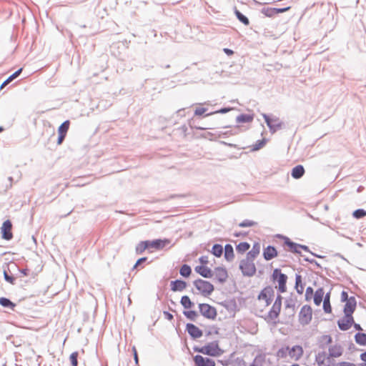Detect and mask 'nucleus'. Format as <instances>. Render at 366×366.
<instances>
[{
	"instance_id": "9",
	"label": "nucleus",
	"mask_w": 366,
	"mask_h": 366,
	"mask_svg": "<svg viewBox=\"0 0 366 366\" xmlns=\"http://www.w3.org/2000/svg\"><path fill=\"white\" fill-rule=\"evenodd\" d=\"M148 246L149 252H152L154 250H160L164 248L167 244L170 243V240L167 239H155L153 241H148Z\"/></svg>"
},
{
	"instance_id": "48",
	"label": "nucleus",
	"mask_w": 366,
	"mask_h": 366,
	"mask_svg": "<svg viewBox=\"0 0 366 366\" xmlns=\"http://www.w3.org/2000/svg\"><path fill=\"white\" fill-rule=\"evenodd\" d=\"M290 9H291V6H287V7L281 8V9L274 8L275 14L286 12V11H289Z\"/></svg>"
},
{
	"instance_id": "49",
	"label": "nucleus",
	"mask_w": 366,
	"mask_h": 366,
	"mask_svg": "<svg viewBox=\"0 0 366 366\" xmlns=\"http://www.w3.org/2000/svg\"><path fill=\"white\" fill-rule=\"evenodd\" d=\"M230 110H231V109H229V108H224V109H220L219 111H216L214 112H212V113L207 114L206 116H209V115H211V114H216V113H226V112H229Z\"/></svg>"
},
{
	"instance_id": "44",
	"label": "nucleus",
	"mask_w": 366,
	"mask_h": 366,
	"mask_svg": "<svg viewBox=\"0 0 366 366\" xmlns=\"http://www.w3.org/2000/svg\"><path fill=\"white\" fill-rule=\"evenodd\" d=\"M285 244L288 246L289 249L291 250V251H294V252H297V244L290 242L289 240V239H287V240L285 241Z\"/></svg>"
},
{
	"instance_id": "41",
	"label": "nucleus",
	"mask_w": 366,
	"mask_h": 366,
	"mask_svg": "<svg viewBox=\"0 0 366 366\" xmlns=\"http://www.w3.org/2000/svg\"><path fill=\"white\" fill-rule=\"evenodd\" d=\"M184 315L189 320H194L197 317V313L193 310L184 311Z\"/></svg>"
},
{
	"instance_id": "15",
	"label": "nucleus",
	"mask_w": 366,
	"mask_h": 366,
	"mask_svg": "<svg viewBox=\"0 0 366 366\" xmlns=\"http://www.w3.org/2000/svg\"><path fill=\"white\" fill-rule=\"evenodd\" d=\"M186 330L189 335L194 339L199 338L203 335L202 331L198 327L192 323L187 324Z\"/></svg>"
},
{
	"instance_id": "16",
	"label": "nucleus",
	"mask_w": 366,
	"mask_h": 366,
	"mask_svg": "<svg viewBox=\"0 0 366 366\" xmlns=\"http://www.w3.org/2000/svg\"><path fill=\"white\" fill-rule=\"evenodd\" d=\"M213 275L219 282H224L228 277L227 269L222 267H216L213 272Z\"/></svg>"
},
{
	"instance_id": "55",
	"label": "nucleus",
	"mask_w": 366,
	"mask_h": 366,
	"mask_svg": "<svg viewBox=\"0 0 366 366\" xmlns=\"http://www.w3.org/2000/svg\"><path fill=\"white\" fill-rule=\"evenodd\" d=\"M224 51L229 56L232 55L234 54V51L229 49H224Z\"/></svg>"
},
{
	"instance_id": "60",
	"label": "nucleus",
	"mask_w": 366,
	"mask_h": 366,
	"mask_svg": "<svg viewBox=\"0 0 366 366\" xmlns=\"http://www.w3.org/2000/svg\"><path fill=\"white\" fill-rule=\"evenodd\" d=\"M266 121H267V125H268L269 127H271L272 126H271L270 122H269L268 119H267Z\"/></svg>"
},
{
	"instance_id": "2",
	"label": "nucleus",
	"mask_w": 366,
	"mask_h": 366,
	"mask_svg": "<svg viewBox=\"0 0 366 366\" xmlns=\"http://www.w3.org/2000/svg\"><path fill=\"white\" fill-rule=\"evenodd\" d=\"M194 350L214 357H220L224 353V350L220 347L217 340L208 342L202 347H194Z\"/></svg>"
},
{
	"instance_id": "39",
	"label": "nucleus",
	"mask_w": 366,
	"mask_h": 366,
	"mask_svg": "<svg viewBox=\"0 0 366 366\" xmlns=\"http://www.w3.org/2000/svg\"><path fill=\"white\" fill-rule=\"evenodd\" d=\"M225 257L229 260L233 257V249L230 245H226L225 247Z\"/></svg>"
},
{
	"instance_id": "1",
	"label": "nucleus",
	"mask_w": 366,
	"mask_h": 366,
	"mask_svg": "<svg viewBox=\"0 0 366 366\" xmlns=\"http://www.w3.org/2000/svg\"><path fill=\"white\" fill-rule=\"evenodd\" d=\"M274 300L270 310L268 312L266 320L268 322H276L282 309V297L276 295L272 286H266L262 289L257 296L255 305L260 311L265 310Z\"/></svg>"
},
{
	"instance_id": "18",
	"label": "nucleus",
	"mask_w": 366,
	"mask_h": 366,
	"mask_svg": "<svg viewBox=\"0 0 366 366\" xmlns=\"http://www.w3.org/2000/svg\"><path fill=\"white\" fill-rule=\"evenodd\" d=\"M356 308V300L354 297H350L344 307L345 315H352Z\"/></svg>"
},
{
	"instance_id": "31",
	"label": "nucleus",
	"mask_w": 366,
	"mask_h": 366,
	"mask_svg": "<svg viewBox=\"0 0 366 366\" xmlns=\"http://www.w3.org/2000/svg\"><path fill=\"white\" fill-rule=\"evenodd\" d=\"M295 288L297 293L302 295L304 292V286L302 283V278L300 275L296 277Z\"/></svg>"
},
{
	"instance_id": "36",
	"label": "nucleus",
	"mask_w": 366,
	"mask_h": 366,
	"mask_svg": "<svg viewBox=\"0 0 366 366\" xmlns=\"http://www.w3.org/2000/svg\"><path fill=\"white\" fill-rule=\"evenodd\" d=\"M212 252L216 257H220L222 254V252H223L222 246L220 245V244H214L212 247Z\"/></svg>"
},
{
	"instance_id": "46",
	"label": "nucleus",
	"mask_w": 366,
	"mask_h": 366,
	"mask_svg": "<svg viewBox=\"0 0 366 366\" xmlns=\"http://www.w3.org/2000/svg\"><path fill=\"white\" fill-rule=\"evenodd\" d=\"M206 111H207L206 108H203V107L197 108L194 111V115H196V116L202 115L204 113L206 112Z\"/></svg>"
},
{
	"instance_id": "10",
	"label": "nucleus",
	"mask_w": 366,
	"mask_h": 366,
	"mask_svg": "<svg viewBox=\"0 0 366 366\" xmlns=\"http://www.w3.org/2000/svg\"><path fill=\"white\" fill-rule=\"evenodd\" d=\"M193 361L195 366H215V361L209 357H203L200 355H197L193 357Z\"/></svg>"
},
{
	"instance_id": "5",
	"label": "nucleus",
	"mask_w": 366,
	"mask_h": 366,
	"mask_svg": "<svg viewBox=\"0 0 366 366\" xmlns=\"http://www.w3.org/2000/svg\"><path fill=\"white\" fill-rule=\"evenodd\" d=\"M194 285L198 292L204 297L209 296L214 291V285L208 281L198 279L194 282Z\"/></svg>"
},
{
	"instance_id": "59",
	"label": "nucleus",
	"mask_w": 366,
	"mask_h": 366,
	"mask_svg": "<svg viewBox=\"0 0 366 366\" xmlns=\"http://www.w3.org/2000/svg\"><path fill=\"white\" fill-rule=\"evenodd\" d=\"M355 327L357 329V330H361V327H360L359 325H355Z\"/></svg>"
},
{
	"instance_id": "63",
	"label": "nucleus",
	"mask_w": 366,
	"mask_h": 366,
	"mask_svg": "<svg viewBox=\"0 0 366 366\" xmlns=\"http://www.w3.org/2000/svg\"><path fill=\"white\" fill-rule=\"evenodd\" d=\"M360 366H366V364H361Z\"/></svg>"
},
{
	"instance_id": "57",
	"label": "nucleus",
	"mask_w": 366,
	"mask_h": 366,
	"mask_svg": "<svg viewBox=\"0 0 366 366\" xmlns=\"http://www.w3.org/2000/svg\"><path fill=\"white\" fill-rule=\"evenodd\" d=\"M264 144H265L264 141L262 140L261 142H259V146L256 147L255 149H258L261 148L262 147H263L264 145Z\"/></svg>"
},
{
	"instance_id": "12",
	"label": "nucleus",
	"mask_w": 366,
	"mask_h": 366,
	"mask_svg": "<svg viewBox=\"0 0 366 366\" xmlns=\"http://www.w3.org/2000/svg\"><path fill=\"white\" fill-rule=\"evenodd\" d=\"M12 224L10 220H6L4 222L1 231L2 234V238L6 240H10L13 238L12 233Z\"/></svg>"
},
{
	"instance_id": "34",
	"label": "nucleus",
	"mask_w": 366,
	"mask_h": 366,
	"mask_svg": "<svg viewBox=\"0 0 366 366\" xmlns=\"http://www.w3.org/2000/svg\"><path fill=\"white\" fill-rule=\"evenodd\" d=\"M261 12L267 17H272L276 15L274 8L265 7L261 10Z\"/></svg>"
},
{
	"instance_id": "35",
	"label": "nucleus",
	"mask_w": 366,
	"mask_h": 366,
	"mask_svg": "<svg viewBox=\"0 0 366 366\" xmlns=\"http://www.w3.org/2000/svg\"><path fill=\"white\" fill-rule=\"evenodd\" d=\"M192 270L189 265L184 264L181 268L179 273L182 276L188 277L191 274Z\"/></svg>"
},
{
	"instance_id": "32",
	"label": "nucleus",
	"mask_w": 366,
	"mask_h": 366,
	"mask_svg": "<svg viewBox=\"0 0 366 366\" xmlns=\"http://www.w3.org/2000/svg\"><path fill=\"white\" fill-rule=\"evenodd\" d=\"M181 304L185 309L191 308L194 304L188 296H183L181 299Z\"/></svg>"
},
{
	"instance_id": "8",
	"label": "nucleus",
	"mask_w": 366,
	"mask_h": 366,
	"mask_svg": "<svg viewBox=\"0 0 366 366\" xmlns=\"http://www.w3.org/2000/svg\"><path fill=\"white\" fill-rule=\"evenodd\" d=\"M199 308L200 313L208 319H214L217 316L216 309L208 304H200Z\"/></svg>"
},
{
	"instance_id": "29",
	"label": "nucleus",
	"mask_w": 366,
	"mask_h": 366,
	"mask_svg": "<svg viewBox=\"0 0 366 366\" xmlns=\"http://www.w3.org/2000/svg\"><path fill=\"white\" fill-rule=\"evenodd\" d=\"M146 249H149L147 240L140 242L135 248L137 254H142Z\"/></svg>"
},
{
	"instance_id": "25",
	"label": "nucleus",
	"mask_w": 366,
	"mask_h": 366,
	"mask_svg": "<svg viewBox=\"0 0 366 366\" xmlns=\"http://www.w3.org/2000/svg\"><path fill=\"white\" fill-rule=\"evenodd\" d=\"M234 12L238 20L244 26H248L249 24V19L242 14L237 8L234 9Z\"/></svg>"
},
{
	"instance_id": "53",
	"label": "nucleus",
	"mask_w": 366,
	"mask_h": 366,
	"mask_svg": "<svg viewBox=\"0 0 366 366\" xmlns=\"http://www.w3.org/2000/svg\"><path fill=\"white\" fill-rule=\"evenodd\" d=\"M147 260V257H142L137 260L136 262L134 267H137L139 264H142V262H145Z\"/></svg>"
},
{
	"instance_id": "14",
	"label": "nucleus",
	"mask_w": 366,
	"mask_h": 366,
	"mask_svg": "<svg viewBox=\"0 0 366 366\" xmlns=\"http://www.w3.org/2000/svg\"><path fill=\"white\" fill-rule=\"evenodd\" d=\"M69 125H70L69 121L66 120L64 122H63L59 127V129H58L59 138H58V141H57V144L59 145H60L63 142V141L66 135V133L69 130Z\"/></svg>"
},
{
	"instance_id": "37",
	"label": "nucleus",
	"mask_w": 366,
	"mask_h": 366,
	"mask_svg": "<svg viewBox=\"0 0 366 366\" xmlns=\"http://www.w3.org/2000/svg\"><path fill=\"white\" fill-rule=\"evenodd\" d=\"M249 244L247 242H240L236 247L238 252L244 253L249 249Z\"/></svg>"
},
{
	"instance_id": "62",
	"label": "nucleus",
	"mask_w": 366,
	"mask_h": 366,
	"mask_svg": "<svg viewBox=\"0 0 366 366\" xmlns=\"http://www.w3.org/2000/svg\"><path fill=\"white\" fill-rule=\"evenodd\" d=\"M291 366H300L298 364H293Z\"/></svg>"
},
{
	"instance_id": "3",
	"label": "nucleus",
	"mask_w": 366,
	"mask_h": 366,
	"mask_svg": "<svg viewBox=\"0 0 366 366\" xmlns=\"http://www.w3.org/2000/svg\"><path fill=\"white\" fill-rule=\"evenodd\" d=\"M287 354L291 359L298 360L303 355V349L300 345H295L292 347H282L278 351V356L280 357H285Z\"/></svg>"
},
{
	"instance_id": "4",
	"label": "nucleus",
	"mask_w": 366,
	"mask_h": 366,
	"mask_svg": "<svg viewBox=\"0 0 366 366\" xmlns=\"http://www.w3.org/2000/svg\"><path fill=\"white\" fill-rule=\"evenodd\" d=\"M253 258L254 255L249 252L247 257L241 261L239 268L244 275L252 276L255 273L256 267L253 262Z\"/></svg>"
},
{
	"instance_id": "50",
	"label": "nucleus",
	"mask_w": 366,
	"mask_h": 366,
	"mask_svg": "<svg viewBox=\"0 0 366 366\" xmlns=\"http://www.w3.org/2000/svg\"><path fill=\"white\" fill-rule=\"evenodd\" d=\"M337 366H356L355 364L349 362H339Z\"/></svg>"
},
{
	"instance_id": "30",
	"label": "nucleus",
	"mask_w": 366,
	"mask_h": 366,
	"mask_svg": "<svg viewBox=\"0 0 366 366\" xmlns=\"http://www.w3.org/2000/svg\"><path fill=\"white\" fill-rule=\"evenodd\" d=\"M22 71V68L19 69L18 71L14 72L12 75H11L6 80H5L1 86V89H3L5 86L9 84L11 81H13L15 78H16Z\"/></svg>"
},
{
	"instance_id": "27",
	"label": "nucleus",
	"mask_w": 366,
	"mask_h": 366,
	"mask_svg": "<svg viewBox=\"0 0 366 366\" xmlns=\"http://www.w3.org/2000/svg\"><path fill=\"white\" fill-rule=\"evenodd\" d=\"M254 117L251 114H242L237 117V123H249L253 121Z\"/></svg>"
},
{
	"instance_id": "13",
	"label": "nucleus",
	"mask_w": 366,
	"mask_h": 366,
	"mask_svg": "<svg viewBox=\"0 0 366 366\" xmlns=\"http://www.w3.org/2000/svg\"><path fill=\"white\" fill-rule=\"evenodd\" d=\"M353 322L352 315H345V316L338 321V326L342 330H347L351 327Z\"/></svg>"
},
{
	"instance_id": "17",
	"label": "nucleus",
	"mask_w": 366,
	"mask_h": 366,
	"mask_svg": "<svg viewBox=\"0 0 366 366\" xmlns=\"http://www.w3.org/2000/svg\"><path fill=\"white\" fill-rule=\"evenodd\" d=\"M194 270L203 277L212 278L213 277V272L207 265H197L195 267Z\"/></svg>"
},
{
	"instance_id": "56",
	"label": "nucleus",
	"mask_w": 366,
	"mask_h": 366,
	"mask_svg": "<svg viewBox=\"0 0 366 366\" xmlns=\"http://www.w3.org/2000/svg\"><path fill=\"white\" fill-rule=\"evenodd\" d=\"M360 359L364 361L365 362H366V352L362 353L360 355Z\"/></svg>"
},
{
	"instance_id": "52",
	"label": "nucleus",
	"mask_w": 366,
	"mask_h": 366,
	"mask_svg": "<svg viewBox=\"0 0 366 366\" xmlns=\"http://www.w3.org/2000/svg\"><path fill=\"white\" fill-rule=\"evenodd\" d=\"M341 299H342V301H345V302L347 301V300L349 298H348V295H347V292H345V291H342V293H341Z\"/></svg>"
},
{
	"instance_id": "40",
	"label": "nucleus",
	"mask_w": 366,
	"mask_h": 366,
	"mask_svg": "<svg viewBox=\"0 0 366 366\" xmlns=\"http://www.w3.org/2000/svg\"><path fill=\"white\" fill-rule=\"evenodd\" d=\"M78 352H74L70 355L69 360L71 361V364L72 366H77L78 365Z\"/></svg>"
},
{
	"instance_id": "45",
	"label": "nucleus",
	"mask_w": 366,
	"mask_h": 366,
	"mask_svg": "<svg viewBox=\"0 0 366 366\" xmlns=\"http://www.w3.org/2000/svg\"><path fill=\"white\" fill-rule=\"evenodd\" d=\"M199 265H207L209 262L207 256H202L199 258Z\"/></svg>"
},
{
	"instance_id": "64",
	"label": "nucleus",
	"mask_w": 366,
	"mask_h": 366,
	"mask_svg": "<svg viewBox=\"0 0 366 366\" xmlns=\"http://www.w3.org/2000/svg\"><path fill=\"white\" fill-rule=\"evenodd\" d=\"M3 130V129L1 127H0V132Z\"/></svg>"
},
{
	"instance_id": "11",
	"label": "nucleus",
	"mask_w": 366,
	"mask_h": 366,
	"mask_svg": "<svg viewBox=\"0 0 366 366\" xmlns=\"http://www.w3.org/2000/svg\"><path fill=\"white\" fill-rule=\"evenodd\" d=\"M315 361L319 366H332V365L330 355L325 352H318L315 357Z\"/></svg>"
},
{
	"instance_id": "42",
	"label": "nucleus",
	"mask_w": 366,
	"mask_h": 366,
	"mask_svg": "<svg viewBox=\"0 0 366 366\" xmlns=\"http://www.w3.org/2000/svg\"><path fill=\"white\" fill-rule=\"evenodd\" d=\"M255 224L256 223L254 221H252L249 219H246V220H244L243 222H242L241 223H239V226L240 227H250L254 226Z\"/></svg>"
},
{
	"instance_id": "24",
	"label": "nucleus",
	"mask_w": 366,
	"mask_h": 366,
	"mask_svg": "<svg viewBox=\"0 0 366 366\" xmlns=\"http://www.w3.org/2000/svg\"><path fill=\"white\" fill-rule=\"evenodd\" d=\"M323 310L326 313L332 312V307L330 305V295L327 293L325 295L323 300Z\"/></svg>"
},
{
	"instance_id": "26",
	"label": "nucleus",
	"mask_w": 366,
	"mask_h": 366,
	"mask_svg": "<svg viewBox=\"0 0 366 366\" xmlns=\"http://www.w3.org/2000/svg\"><path fill=\"white\" fill-rule=\"evenodd\" d=\"M285 310H289V315H293L295 310V302L292 299H288L285 302Z\"/></svg>"
},
{
	"instance_id": "22",
	"label": "nucleus",
	"mask_w": 366,
	"mask_h": 366,
	"mask_svg": "<svg viewBox=\"0 0 366 366\" xmlns=\"http://www.w3.org/2000/svg\"><path fill=\"white\" fill-rule=\"evenodd\" d=\"M186 287V282L182 280H175L171 282V287L173 291H182Z\"/></svg>"
},
{
	"instance_id": "21",
	"label": "nucleus",
	"mask_w": 366,
	"mask_h": 366,
	"mask_svg": "<svg viewBox=\"0 0 366 366\" xmlns=\"http://www.w3.org/2000/svg\"><path fill=\"white\" fill-rule=\"evenodd\" d=\"M325 296V295L323 288L317 289L314 294L315 304L317 306L320 305L321 302H322V300H324Z\"/></svg>"
},
{
	"instance_id": "23",
	"label": "nucleus",
	"mask_w": 366,
	"mask_h": 366,
	"mask_svg": "<svg viewBox=\"0 0 366 366\" xmlns=\"http://www.w3.org/2000/svg\"><path fill=\"white\" fill-rule=\"evenodd\" d=\"M305 174V169L302 165L295 167L292 170V177L294 179H300Z\"/></svg>"
},
{
	"instance_id": "6",
	"label": "nucleus",
	"mask_w": 366,
	"mask_h": 366,
	"mask_svg": "<svg viewBox=\"0 0 366 366\" xmlns=\"http://www.w3.org/2000/svg\"><path fill=\"white\" fill-rule=\"evenodd\" d=\"M272 278H273V280L275 282H277V286L276 287H277L279 292L280 293L285 292L287 290V286H286V283H287V275L282 273L280 269H275L273 271Z\"/></svg>"
},
{
	"instance_id": "20",
	"label": "nucleus",
	"mask_w": 366,
	"mask_h": 366,
	"mask_svg": "<svg viewBox=\"0 0 366 366\" xmlns=\"http://www.w3.org/2000/svg\"><path fill=\"white\" fill-rule=\"evenodd\" d=\"M343 353V348L340 345H335L329 348L330 357H339Z\"/></svg>"
},
{
	"instance_id": "47",
	"label": "nucleus",
	"mask_w": 366,
	"mask_h": 366,
	"mask_svg": "<svg viewBox=\"0 0 366 366\" xmlns=\"http://www.w3.org/2000/svg\"><path fill=\"white\" fill-rule=\"evenodd\" d=\"M4 276L5 280L8 282H9L12 285L14 284L15 279L13 277L9 276L6 271H4Z\"/></svg>"
},
{
	"instance_id": "54",
	"label": "nucleus",
	"mask_w": 366,
	"mask_h": 366,
	"mask_svg": "<svg viewBox=\"0 0 366 366\" xmlns=\"http://www.w3.org/2000/svg\"><path fill=\"white\" fill-rule=\"evenodd\" d=\"M164 316L167 319H168L169 320H172L173 319V315L172 314H170L169 312H164Z\"/></svg>"
},
{
	"instance_id": "61",
	"label": "nucleus",
	"mask_w": 366,
	"mask_h": 366,
	"mask_svg": "<svg viewBox=\"0 0 366 366\" xmlns=\"http://www.w3.org/2000/svg\"><path fill=\"white\" fill-rule=\"evenodd\" d=\"M21 272H22L24 275H26V271L23 270V271H21Z\"/></svg>"
},
{
	"instance_id": "38",
	"label": "nucleus",
	"mask_w": 366,
	"mask_h": 366,
	"mask_svg": "<svg viewBox=\"0 0 366 366\" xmlns=\"http://www.w3.org/2000/svg\"><path fill=\"white\" fill-rule=\"evenodd\" d=\"M352 215L356 219L362 218L366 216V211L362 209H359L354 211Z\"/></svg>"
},
{
	"instance_id": "28",
	"label": "nucleus",
	"mask_w": 366,
	"mask_h": 366,
	"mask_svg": "<svg viewBox=\"0 0 366 366\" xmlns=\"http://www.w3.org/2000/svg\"><path fill=\"white\" fill-rule=\"evenodd\" d=\"M0 305L4 307H9L12 310H14L16 305L6 297H0Z\"/></svg>"
},
{
	"instance_id": "33",
	"label": "nucleus",
	"mask_w": 366,
	"mask_h": 366,
	"mask_svg": "<svg viewBox=\"0 0 366 366\" xmlns=\"http://www.w3.org/2000/svg\"><path fill=\"white\" fill-rule=\"evenodd\" d=\"M355 341L359 345H366V334H365V333L356 334Z\"/></svg>"
},
{
	"instance_id": "19",
	"label": "nucleus",
	"mask_w": 366,
	"mask_h": 366,
	"mask_svg": "<svg viewBox=\"0 0 366 366\" xmlns=\"http://www.w3.org/2000/svg\"><path fill=\"white\" fill-rule=\"evenodd\" d=\"M263 256L266 260H270L277 256V251L274 247L268 246L264 249Z\"/></svg>"
},
{
	"instance_id": "58",
	"label": "nucleus",
	"mask_w": 366,
	"mask_h": 366,
	"mask_svg": "<svg viewBox=\"0 0 366 366\" xmlns=\"http://www.w3.org/2000/svg\"><path fill=\"white\" fill-rule=\"evenodd\" d=\"M325 338L327 340V342H332V338L330 336H325Z\"/></svg>"
},
{
	"instance_id": "51",
	"label": "nucleus",
	"mask_w": 366,
	"mask_h": 366,
	"mask_svg": "<svg viewBox=\"0 0 366 366\" xmlns=\"http://www.w3.org/2000/svg\"><path fill=\"white\" fill-rule=\"evenodd\" d=\"M132 352H133V354H134V360H135V362L136 364H138V355H137V349L136 347L134 346L132 347Z\"/></svg>"
},
{
	"instance_id": "43",
	"label": "nucleus",
	"mask_w": 366,
	"mask_h": 366,
	"mask_svg": "<svg viewBox=\"0 0 366 366\" xmlns=\"http://www.w3.org/2000/svg\"><path fill=\"white\" fill-rule=\"evenodd\" d=\"M314 296L313 289L310 287H307L305 291V300H310Z\"/></svg>"
},
{
	"instance_id": "7",
	"label": "nucleus",
	"mask_w": 366,
	"mask_h": 366,
	"mask_svg": "<svg viewBox=\"0 0 366 366\" xmlns=\"http://www.w3.org/2000/svg\"><path fill=\"white\" fill-rule=\"evenodd\" d=\"M313 311L310 305H304L298 315V321L302 325H308L312 319Z\"/></svg>"
}]
</instances>
